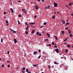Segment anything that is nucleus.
<instances>
[{
  "label": "nucleus",
  "instance_id": "nucleus-1",
  "mask_svg": "<svg viewBox=\"0 0 73 73\" xmlns=\"http://www.w3.org/2000/svg\"><path fill=\"white\" fill-rule=\"evenodd\" d=\"M50 7H51L50 5H47V7L46 6L45 7V9H50Z\"/></svg>",
  "mask_w": 73,
  "mask_h": 73
},
{
  "label": "nucleus",
  "instance_id": "nucleus-2",
  "mask_svg": "<svg viewBox=\"0 0 73 73\" xmlns=\"http://www.w3.org/2000/svg\"><path fill=\"white\" fill-rule=\"evenodd\" d=\"M54 7H57V5H58V4H57V3H56V2L54 3Z\"/></svg>",
  "mask_w": 73,
  "mask_h": 73
},
{
  "label": "nucleus",
  "instance_id": "nucleus-3",
  "mask_svg": "<svg viewBox=\"0 0 73 73\" xmlns=\"http://www.w3.org/2000/svg\"><path fill=\"white\" fill-rule=\"evenodd\" d=\"M22 11L24 12L25 13L27 14V11H26V10H25V9H22Z\"/></svg>",
  "mask_w": 73,
  "mask_h": 73
},
{
  "label": "nucleus",
  "instance_id": "nucleus-4",
  "mask_svg": "<svg viewBox=\"0 0 73 73\" xmlns=\"http://www.w3.org/2000/svg\"><path fill=\"white\" fill-rule=\"evenodd\" d=\"M55 50L56 51V52L57 53H58V52H59V49L58 48H56L55 49Z\"/></svg>",
  "mask_w": 73,
  "mask_h": 73
},
{
  "label": "nucleus",
  "instance_id": "nucleus-5",
  "mask_svg": "<svg viewBox=\"0 0 73 73\" xmlns=\"http://www.w3.org/2000/svg\"><path fill=\"white\" fill-rule=\"evenodd\" d=\"M72 5H73V3L70 2L69 3V6H70V7H71V6H72Z\"/></svg>",
  "mask_w": 73,
  "mask_h": 73
},
{
  "label": "nucleus",
  "instance_id": "nucleus-6",
  "mask_svg": "<svg viewBox=\"0 0 73 73\" xmlns=\"http://www.w3.org/2000/svg\"><path fill=\"white\" fill-rule=\"evenodd\" d=\"M61 21L62 23H63V24H65V21L64 20H61Z\"/></svg>",
  "mask_w": 73,
  "mask_h": 73
},
{
  "label": "nucleus",
  "instance_id": "nucleus-7",
  "mask_svg": "<svg viewBox=\"0 0 73 73\" xmlns=\"http://www.w3.org/2000/svg\"><path fill=\"white\" fill-rule=\"evenodd\" d=\"M35 8H36V9H38V6L37 5H36L35 6Z\"/></svg>",
  "mask_w": 73,
  "mask_h": 73
},
{
  "label": "nucleus",
  "instance_id": "nucleus-8",
  "mask_svg": "<svg viewBox=\"0 0 73 73\" xmlns=\"http://www.w3.org/2000/svg\"><path fill=\"white\" fill-rule=\"evenodd\" d=\"M14 43L15 44H16V42H17V40L16 39H14Z\"/></svg>",
  "mask_w": 73,
  "mask_h": 73
},
{
  "label": "nucleus",
  "instance_id": "nucleus-9",
  "mask_svg": "<svg viewBox=\"0 0 73 73\" xmlns=\"http://www.w3.org/2000/svg\"><path fill=\"white\" fill-rule=\"evenodd\" d=\"M37 54V51H35L33 52V54L34 55L36 54Z\"/></svg>",
  "mask_w": 73,
  "mask_h": 73
},
{
  "label": "nucleus",
  "instance_id": "nucleus-10",
  "mask_svg": "<svg viewBox=\"0 0 73 73\" xmlns=\"http://www.w3.org/2000/svg\"><path fill=\"white\" fill-rule=\"evenodd\" d=\"M10 11H11L12 13H13V9H12V8H11L10 9Z\"/></svg>",
  "mask_w": 73,
  "mask_h": 73
},
{
  "label": "nucleus",
  "instance_id": "nucleus-11",
  "mask_svg": "<svg viewBox=\"0 0 73 73\" xmlns=\"http://www.w3.org/2000/svg\"><path fill=\"white\" fill-rule=\"evenodd\" d=\"M54 38H56V40L57 41L58 40V38H57V37L56 36H54Z\"/></svg>",
  "mask_w": 73,
  "mask_h": 73
},
{
  "label": "nucleus",
  "instance_id": "nucleus-12",
  "mask_svg": "<svg viewBox=\"0 0 73 73\" xmlns=\"http://www.w3.org/2000/svg\"><path fill=\"white\" fill-rule=\"evenodd\" d=\"M68 32L69 34H70L71 33V31H70V30L68 29Z\"/></svg>",
  "mask_w": 73,
  "mask_h": 73
},
{
  "label": "nucleus",
  "instance_id": "nucleus-13",
  "mask_svg": "<svg viewBox=\"0 0 73 73\" xmlns=\"http://www.w3.org/2000/svg\"><path fill=\"white\" fill-rule=\"evenodd\" d=\"M52 18L53 19H55V15H54V16H52Z\"/></svg>",
  "mask_w": 73,
  "mask_h": 73
},
{
  "label": "nucleus",
  "instance_id": "nucleus-14",
  "mask_svg": "<svg viewBox=\"0 0 73 73\" xmlns=\"http://www.w3.org/2000/svg\"><path fill=\"white\" fill-rule=\"evenodd\" d=\"M37 65H38V64H36V65L33 64V66H34V67H36L37 66Z\"/></svg>",
  "mask_w": 73,
  "mask_h": 73
},
{
  "label": "nucleus",
  "instance_id": "nucleus-15",
  "mask_svg": "<svg viewBox=\"0 0 73 73\" xmlns=\"http://www.w3.org/2000/svg\"><path fill=\"white\" fill-rule=\"evenodd\" d=\"M35 24V23H31L29 24L30 25H33Z\"/></svg>",
  "mask_w": 73,
  "mask_h": 73
},
{
  "label": "nucleus",
  "instance_id": "nucleus-16",
  "mask_svg": "<svg viewBox=\"0 0 73 73\" xmlns=\"http://www.w3.org/2000/svg\"><path fill=\"white\" fill-rule=\"evenodd\" d=\"M61 32H62V35H64V31H62Z\"/></svg>",
  "mask_w": 73,
  "mask_h": 73
},
{
  "label": "nucleus",
  "instance_id": "nucleus-17",
  "mask_svg": "<svg viewBox=\"0 0 73 73\" xmlns=\"http://www.w3.org/2000/svg\"><path fill=\"white\" fill-rule=\"evenodd\" d=\"M28 28H29V26H27L26 29V31H28Z\"/></svg>",
  "mask_w": 73,
  "mask_h": 73
},
{
  "label": "nucleus",
  "instance_id": "nucleus-18",
  "mask_svg": "<svg viewBox=\"0 0 73 73\" xmlns=\"http://www.w3.org/2000/svg\"><path fill=\"white\" fill-rule=\"evenodd\" d=\"M35 30H34L33 31L32 30L31 32L32 33V34L34 33V32H35Z\"/></svg>",
  "mask_w": 73,
  "mask_h": 73
},
{
  "label": "nucleus",
  "instance_id": "nucleus-19",
  "mask_svg": "<svg viewBox=\"0 0 73 73\" xmlns=\"http://www.w3.org/2000/svg\"><path fill=\"white\" fill-rule=\"evenodd\" d=\"M70 37L71 38L73 37V35H72V34H70Z\"/></svg>",
  "mask_w": 73,
  "mask_h": 73
},
{
  "label": "nucleus",
  "instance_id": "nucleus-20",
  "mask_svg": "<svg viewBox=\"0 0 73 73\" xmlns=\"http://www.w3.org/2000/svg\"><path fill=\"white\" fill-rule=\"evenodd\" d=\"M39 34H40V33L38 32H37L36 33V35H38Z\"/></svg>",
  "mask_w": 73,
  "mask_h": 73
},
{
  "label": "nucleus",
  "instance_id": "nucleus-21",
  "mask_svg": "<svg viewBox=\"0 0 73 73\" xmlns=\"http://www.w3.org/2000/svg\"><path fill=\"white\" fill-rule=\"evenodd\" d=\"M67 46L68 48H70V45L68 44L67 45Z\"/></svg>",
  "mask_w": 73,
  "mask_h": 73
},
{
  "label": "nucleus",
  "instance_id": "nucleus-22",
  "mask_svg": "<svg viewBox=\"0 0 73 73\" xmlns=\"http://www.w3.org/2000/svg\"><path fill=\"white\" fill-rule=\"evenodd\" d=\"M54 64H56V65H57V64H58V63H57V62H54Z\"/></svg>",
  "mask_w": 73,
  "mask_h": 73
},
{
  "label": "nucleus",
  "instance_id": "nucleus-23",
  "mask_svg": "<svg viewBox=\"0 0 73 73\" xmlns=\"http://www.w3.org/2000/svg\"><path fill=\"white\" fill-rule=\"evenodd\" d=\"M25 24H26V25H27V26H28V25H29L28 24V23H27V22H25Z\"/></svg>",
  "mask_w": 73,
  "mask_h": 73
},
{
  "label": "nucleus",
  "instance_id": "nucleus-24",
  "mask_svg": "<svg viewBox=\"0 0 73 73\" xmlns=\"http://www.w3.org/2000/svg\"><path fill=\"white\" fill-rule=\"evenodd\" d=\"M47 36H48V37H50V35H49V34H48V33H47L46 34Z\"/></svg>",
  "mask_w": 73,
  "mask_h": 73
},
{
  "label": "nucleus",
  "instance_id": "nucleus-25",
  "mask_svg": "<svg viewBox=\"0 0 73 73\" xmlns=\"http://www.w3.org/2000/svg\"><path fill=\"white\" fill-rule=\"evenodd\" d=\"M46 24H47V22H45L43 23V24L44 25H46Z\"/></svg>",
  "mask_w": 73,
  "mask_h": 73
},
{
  "label": "nucleus",
  "instance_id": "nucleus-26",
  "mask_svg": "<svg viewBox=\"0 0 73 73\" xmlns=\"http://www.w3.org/2000/svg\"><path fill=\"white\" fill-rule=\"evenodd\" d=\"M18 24H20V22L19 21H18Z\"/></svg>",
  "mask_w": 73,
  "mask_h": 73
},
{
  "label": "nucleus",
  "instance_id": "nucleus-27",
  "mask_svg": "<svg viewBox=\"0 0 73 73\" xmlns=\"http://www.w3.org/2000/svg\"><path fill=\"white\" fill-rule=\"evenodd\" d=\"M65 52L66 53H68V50L66 49L65 50Z\"/></svg>",
  "mask_w": 73,
  "mask_h": 73
},
{
  "label": "nucleus",
  "instance_id": "nucleus-28",
  "mask_svg": "<svg viewBox=\"0 0 73 73\" xmlns=\"http://www.w3.org/2000/svg\"><path fill=\"white\" fill-rule=\"evenodd\" d=\"M29 71V70H28V69H26V72H28Z\"/></svg>",
  "mask_w": 73,
  "mask_h": 73
},
{
  "label": "nucleus",
  "instance_id": "nucleus-29",
  "mask_svg": "<svg viewBox=\"0 0 73 73\" xmlns=\"http://www.w3.org/2000/svg\"><path fill=\"white\" fill-rule=\"evenodd\" d=\"M48 45L49 46H51V44H47L46 45V46H47Z\"/></svg>",
  "mask_w": 73,
  "mask_h": 73
},
{
  "label": "nucleus",
  "instance_id": "nucleus-30",
  "mask_svg": "<svg viewBox=\"0 0 73 73\" xmlns=\"http://www.w3.org/2000/svg\"><path fill=\"white\" fill-rule=\"evenodd\" d=\"M25 33L26 35H27L28 33V31H25Z\"/></svg>",
  "mask_w": 73,
  "mask_h": 73
},
{
  "label": "nucleus",
  "instance_id": "nucleus-31",
  "mask_svg": "<svg viewBox=\"0 0 73 73\" xmlns=\"http://www.w3.org/2000/svg\"><path fill=\"white\" fill-rule=\"evenodd\" d=\"M65 29H66V30H67V29H69V27H66V28H65Z\"/></svg>",
  "mask_w": 73,
  "mask_h": 73
},
{
  "label": "nucleus",
  "instance_id": "nucleus-32",
  "mask_svg": "<svg viewBox=\"0 0 73 73\" xmlns=\"http://www.w3.org/2000/svg\"><path fill=\"white\" fill-rule=\"evenodd\" d=\"M40 57H41V55H40L39 57H38V59H39V58H40Z\"/></svg>",
  "mask_w": 73,
  "mask_h": 73
},
{
  "label": "nucleus",
  "instance_id": "nucleus-33",
  "mask_svg": "<svg viewBox=\"0 0 73 73\" xmlns=\"http://www.w3.org/2000/svg\"><path fill=\"white\" fill-rule=\"evenodd\" d=\"M48 39H44V40L46 41H48Z\"/></svg>",
  "mask_w": 73,
  "mask_h": 73
},
{
  "label": "nucleus",
  "instance_id": "nucleus-34",
  "mask_svg": "<svg viewBox=\"0 0 73 73\" xmlns=\"http://www.w3.org/2000/svg\"><path fill=\"white\" fill-rule=\"evenodd\" d=\"M2 68H3V67H4V64H2Z\"/></svg>",
  "mask_w": 73,
  "mask_h": 73
},
{
  "label": "nucleus",
  "instance_id": "nucleus-35",
  "mask_svg": "<svg viewBox=\"0 0 73 73\" xmlns=\"http://www.w3.org/2000/svg\"><path fill=\"white\" fill-rule=\"evenodd\" d=\"M7 62H8V63H9V62H10V61L8 60H7Z\"/></svg>",
  "mask_w": 73,
  "mask_h": 73
},
{
  "label": "nucleus",
  "instance_id": "nucleus-36",
  "mask_svg": "<svg viewBox=\"0 0 73 73\" xmlns=\"http://www.w3.org/2000/svg\"><path fill=\"white\" fill-rule=\"evenodd\" d=\"M69 23H67L66 24L67 25H69Z\"/></svg>",
  "mask_w": 73,
  "mask_h": 73
},
{
  "label": "nucleus",
  "instance_id": "nucleus-37",
  "mask_svg": "<svg viewBox=\"0 0 73 73\" xmlns=\"http://www.w3.org/2000/svg\"><path fill=\"white\" fill-rule=\"evenodd\" d=\"M3 38H1V42H3Z\"/></svg>",
  "mask_w": 73,
  "mask_h": 73
},
{
  "label": "nucleus",
  "instance_id": "nucleus-38",
  "mask_svg": "<svg viewBox=\"0 0 73 73\" xmlns=\"http://www.w3.org/2000/svg\"><path fill=\"white\" fill-rule=\"evenodd\" d=\"M6 23H7V24H8V21H6Z\"/></svg>",
  "mask_w": 73,
  "mask_h": 73
},
{
  "label": "nucleus",
  "instance_id": "nucleus-39",
  "mask_svg": "<svg viewBox=\"0 0 73 73\" xmlns=\"http://www.w3.org/2000/svg\"><path fill=\"white\" fill-rule=\"evenodd\" d=\"M41 35H42L41 34H39V36H41Z\"/></svg>",
  "mask_w": 73,
  "mask_h": 73
},
{
  "label": "nucleus",
  "instance_id": "nucleus-40",
  "mask_svg": "<svg viewBox=\"0 0 73 73\" xmlns=\"http://www.w3.org/2000/svg\"><path fill=\"white\" fill-rule=\"evenodd\" d=\"M23 70H25V67H24L23 68Z\"/></svg>",
  "mask_w": 73,
  "mask_h": 73
},
{
  "label": "nucleus",
  "instance_id": "nucleus-41",
  "mask_svg": "<svg viewBox=\"0 0 73 73\" xmlns=\"http://www.w3.org/2000/svg\"><path fill=\"white\" fill-rule=\"evenodd\" d=\"M54 47H55V48H57V46H54Z\"/></svg>",
  "mask_w": 73,
  "mask_h": 73
},
{
  "label": "nucleus",
  "instance_id": "nucleus-42",
  "mask_svg": "<svg viewBox=\"0 0 73 73\" xmlns=\"http://www.w3.org/2000/svg\"><path fill=\"white\" fill-rule=\"evenodd\" d=\"M66 40H67V39H65L64 40V41H66Z\"/></svg>",
  "mask_w": 73,
  "mask_h": 73
},
{
  "label": "nucleus",
  "instance_id": "nucleus-43",
  "mask_svg": "<svg viewBox=\"0 0 73 73\" xmlns=\"http://www.w3.org/2000/svg\"><path fill=\"white\" fill-rule=\"evenodd\" d=\"M35 18V19H36V17H37V16L36 15H35L34 17Z\"/></svg>",
  "mask_w": 73,
  "mask_h": 73
},
{
  "label": "nucleus",
  "instance_id": "nucleus-44",
  "mask_svg": "<svg viewBox=\"0 0 73 73\" xmlns=\"http://www.w3.org/2000/svg\"><path fill=\"white\" fill-rule=\"evenodd\" d=\"M18 16L19 17H21V15H19Z\"/></svg>",
  "mask_w": 73,
  "mask_h": 73
},
{
  "label": "nucleus",
  "instance_id": "nucleus-45",
  "mask_svg": "<svg viewBox=\"0 0 73 73\" xmlns=\"http://www.w3.org/2000/svg\"><path fill=\"white\" fill-rule=\"evenodd\" d=\"M13 32L14 33H16L17 32L15 31H13Z\"/></svg>",
  "mask_w": 73,
  "mask_h": 73
},
{
  "label": "nucleus",
  "instance_id": "nucleus-46",
  "mask_svg": "<svg viewBox=\"0 0 73 73\" xmlns=\"http://www.w3.org/2000/svg\"><path fill=\"white\" fill-rule=\"evenodd\" d=\"M43 54H46V53L45 52H44L43 53Z\"/></svg>",
  "mask_w": 73,
  "mask_h": 73
},
{
  "label": "nucleus",
  "instance_id": "nucleus-47",
  "mask_svg": "<svg viewBox=\"0 0 73 73\" xmlns=\"http://www.w3.org/2000/svg\"><path fill=\"white\" fill-rule=\"evenodd\" d=\"M10 67V65H9L8 66V68H9Z\"/></svg>",
  "mask_w": 73,
  "mask_h": 73
},
{
  "label": "nucleus",
  "instance_id": "nucleus-48",
  "mask_svg": "<svg viewBox=\"0 0 73 73\" xmlns=\"http://www.w3.org/2000/svg\"><path fill=\"white\" fill-rule=\"evenodd\" d=\"M31 27H33V28H34L35 27H34V26H33V25H31Z\"/></svg>",
  "mask_w": 73,
  "mask_h": 73
},
{
  "label": "nucleus",
  "instance_id": "nucleus-49",
  "mask_svg": "<svg viewBox=\"0 0 73 73\" xmlns=\"http://www.w3.org/2000/svg\"><path fill=\"white\" fill-rule=\"evenodd\" d=\"M41 52V50H39L38 52Z\"/></svg>",
  "mask_w": 73,
  "mask_h": 73
},
{
  "label": "nucleus",
  "instance_id": "nucleus-50",
  "mask_svg": "<svg viewBox=\"0 0 73 73\" xmlns=\"http://www.w3.org/2000/svg\"><path fill=\"white\" fill-rule=\"evenodd\" d=\"M66 7H67V8H69V7L68 6H66Z\"/></svg>",
  "mask_w": 73,
  "mask_h": 73
},
{
  "label": "nucleus",
  "instance_id": "nucleus-51",
  "mask_svg": "<svg viewBox=\"0 0 73 73\" xmlns=\"http://www.w3.org/2000/svg\"><path fill=\"white\" fill-rule=\"evenodd\" d=\"M9 51H8L7 52V54H9Z\"/></svg>",
  "mask_w": 73,
  "mask_h": 73
},
{
  "label": "nucleus",
  "instance_id": "nucleus-52",
  "mask_svg": "<svg viewBox=\"0 0 73 73\" xmlns=\"http://www.w3.org/2000/svg\"><path fill=\"white\" fill-rule=\"evenodd\" d=\"M4 14L5 15V14H6V12H4Z\"/></svg>",
  "mask_w": 73,
  "mask_h": 73
},
{
  "label": "nucleus",
  "instance_id": "nucleus-53",
  "mask_svg": "<svg viewBox=\"0 0 73 73\" xmlns=\"http://www.w3.org/2000/svg\"><path fill=\"white\" fill-rule=\"evenodd\" d=\"M52 44L53 45H54V42H52Z\"/></svg>",
  "mask_w": 73,
  "mask_h": 73
},
{
  "label": "nucleus",
  "instance_id": "nucleus-54",
  "mask_svg": "<svg viewBox=\"0 0 73 73\" xmlns=\"http://www.w3.org/2000/svg\"><path fill=\"white\" fill-rule=\"evenodd\" d=\"M22 73H25V72L23 71H22Z\"/></svg>",
  "mask_w": 73,
  "mask_h": 73
},
{
  "label": "nucleus",
  "instance_id": "nucleus-55",
  "mask_svg": "<svg viewBox=\"0 0 73 73\" xmlns=\"http://www.w3.org/2000/svg\"><path fill=\"white\" fill-rule=\"evenodd\" d=\"M27 73H31V72L29 71V72H28Z\"/></svg>",
  "mask_w": 73,
  "mask_h": 73
},
{
  "label": "nucleus",
  "instance_id": "nucleus-56",
  "mask_svg": "<svg viewBox=\"0 0 73 73\" xmlns=\"http://www.w3.org/2000/svg\"><path fill=\"white\" fill-rule=\"evenodd\" d=\"M71 15L72 16H73V13H72V14H71Z\"/></svg>",
  "mask_w": 73,
  "mask_h": 73
},
{
  "label": "nucleus",
  "instance_id": "nucleus-57",
  "mask_svg": "<svg viewBox=\"0 0 73 73\" xmlns=\"http://www.w3.org/2000/svg\"><path fill=\"white\" fill-rule=\"evenodd\" d=\"M60 13V12L59 11H57V13Z\"/></svg>",
  "mask_w": 73,
  "mask_h": 73
},
{
  "label": "nucleus",
  "instance_id": "nucleus-58",
  "mask_svg": "<svg viewBox=\"0 0 73 73\" xmlns=\"http://www.w3.org/2000/svg\"><path fill=\"white\" fill-rule=\"evenodd\" d=\"M42 2H44V0H42Z\"/></svg>",
  "mask_w": 73,
  "mask_h": 73
},
{
  "label": "nucleus",
  "instance_id": "nucleus-59",
  "mask_svg": "<svg viewBox=\"0 0 73 73\" xmlns=\"http://www.w3.org/2000/svg\"><path fill=\"white\" fill-rule=\"evenodd\" d=\"M64 57V59L65 60H66V57Z\"/></svg>",
  "mask_w": 73,
  "mask_h": 73
},
{
  "label": "nucleus",
  "instance_id": "nucleus-60",
  "mask_svg": "<svg viewBox=\"0 0 73 73\" xmlns=\"http://www.w3.org/2000/svg\"><path fill=\"white\" fill-rule=\"evenodd\" d=\"M11 31H12V32H14V30H12Z\"/></svg>",
  "mask_w": 73,
  "mask_h": 73
},
{
  "label": "nucleus",
  "instance_id": "nucleus-61",
  "mask_svg": "<svg viewBox=\"0 0 73 73\" xmlns=\"http://www.w3.org/2000/svg\"><path fill=\"white\" fill-rule=\"evenodd\" d=\"M43 27V26H42L40 27L41 28H42Z\"/></svg>",
  "mask_w": 73,
  "mask_h": 73
},
{
  "label": "nucleus",
  "instance_id": "nucleus-62",
  "mask_svg": "<svg viewBox=\"0 0 73 73\" xmlns=\"http://www.w3.org/2000/svg\"><path fill=\"white\" fill-rule=\"evenodd\" d=\"M61 58L62 59V58H63V57H61Z\"/></svg>",
  "mask_w": 73,
  "mask_h": 73
},
{
  "label": "nucleus",
  "instance_id": "nucleus-63",
  "mask_svg": "<svg viewBox=\"0 0 73 73\" xmlns=\"http://www.w3.org/2000/svg\"><path fill=\"white\" fill-rule=\"evenodd\" d=\"M11 3V5H12V2L10 3Z\"/></svg>",
  "mask_w": 73,
  "mask_h": 73
},
{
  "label": "nucleus",
  "instance_id": "nucleus-64",
  "mask_svg": "<svg viewBox=\"0 0 73 73\" xmlns=\"http://www.w3.org/2000/svg\"><path fill=\"white\" fill-rule=\"evenodd\" d=\"M19 2H21V1H19Z\"/></svg>",
  "mask_w": 73,
  "mask_h": 73
}]
</instances>
